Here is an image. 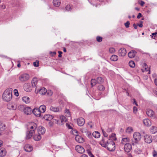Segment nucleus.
<instances>
[{
    "mask_svg": "<svg viewBox=\"0 0 157 157\" xmlns=\"http://www.w3.org/2000/svg\"><path fill=\"white\" fill-rule=\"evenodd\" d=\"M126 50L124 48H121L118 51V54L119 56H124L126 54Z\"/></svg>",
    "mask_w": 157,
    "mask_h": 157,
    "instance_id": "1a4fd4ad",
    "label": "nucleus"
},
{
    "mask_svg": "<svg viewBox=\"0 0 157 157\" xmlns=\"http://www.w3.org/2000/svg\"><path fill=\"white\" fill-rule=\"evenodd\" d=\"M92 135L95 138H99L100 136V133L98 131H95L93 132Z\"/></svg>",
    "mask_w": 157,
    "mask_h": 157,
    "instance_id": "473e14b6",
    "label": "nucleus"
},
{
    "mask_svg": "<svg viewBox=\"0 0 157 157\" xmlns=\"http://www.w3.org/2000/svg\"><path fill=\"white\" fill-rule=\"evenodd\" d=\"M96 39L97 41L98 42H101L102 40V38L99 36H97Z\"/></svg>",
    "mask_w": 157,
    "mask_h": 157,
    "instance_id": "37998d69",
    "label": "nucleus"
},
{
    "mask_svg": "<svg viewBox=\"0 0 157 157\" xmlns=\"http://www.w3.org/2000/svg\"><path fill=\"white\" fill-rule=\"evenodd\" d=\"M104 86L102 85H99L98 87V89L101 91H103L105 90Z\"/></svg>",
    "mask_w": 157,
    "mask_h": 157,
    "instance_id": "a19ab883",
    "label": "nucleus"
},
{
    "mask_svg": "<svg viewBox=\"0 0 157 157\" xmlns=\"http://www.w3.org/2000/svg\"><path fill=\"white\" fill-rule=\"evenodd\" d=\"M6 151L4 148L0 149V157H2L6 155Z\"/></svg>",
    "mask_w": 157,
    "mask_h": 157,
    "instance_id": "a878e982",
    "label": "nucleus"
},
{
    "mask_svg": "<svg viewBox=\"0 0 157 157\" xmlns=\"http://www.w3.org/2000/svg\"><path fill=\"white\" fill-rule=\"evenodd\" d=\"M53 117V116L49 114L45 115L44 117V119L47 121H51Z\"/></svg>",
    "mask_w": 157,
    "mask_h": 157,
    "instance_id": "b1692460",
    "label": "nucleus"
},
{
    "mask_svg": "<svg viewBox=\"0 0 157 157\" xmlns=\"http://www.w3.org/2000/svg\"><path fill=\"white\" fill-rule=\"evenodd\" d=\"M12 89L9 88L6 89L3 93L2 98L5 101H10L12 98Z\"/></svg>",
    "mask_w": 157,
    "mask_h": 157,
    "instance_id": "f257e3e1",
    "label": "nucleus"
},
{
    "mask_svg": "<svg viewBox=\"0 0 157 157\" xmlns=\"http://www.w3.org/2000/svg\"><path fill=\"white\" fill-rule=\"evenodd\" d=\"M8 107L10 110H15L17 109V105L15 104H10L8 105Z\"/></svg>",
    "mask_w": 157,
    "mask_h": 157,
    "instance_id": "412c9836",
    "label": "nucleus"
},
{
    "mask_svg": "<svg viewBox=\"0 0 157 157\" xmlns=\"http://www.w3.org/2000/svg\"><path fill=\"white\" fill-rule=\"evenodd\" d=\"M142 15L141 13H139L138 14L137 16V18L138 19L140 18L141 17H142Z\"/></svg>",
    "mask_w": 157,
    "mask_h": 157,
    "instance_id": "0e129e2a",
    "label": "nucleus"
},
{
    "mask_svg": "<svg viewBox=\"0 0 157 157\" xmlns=\"http://www.w3.org/2000/svg\"><path fill=\"white\" fill-rule=\"evenodd\" d=\"M38 109L40 110L41 113H44L46 111V106L44 105H40Z\"/></svg>",
    "mask_w": 157,
    "mask_h": 157,
    "instance_id": "c756f323",
    "label": "nucleus"
},
{
    "mask_svg": "<svg viewBox=\"0 0 157 157\" xmlns=\"http://www.w3.org/2000/svg\"><path fill=\"white\" fill-rule=\"evenodd\" d=\"M75 150L77 152L81 154L83 153L85 151V149L83 147L80 145H77L75 147Z\"/></svg>",
    "mask_w": 157,
    "mask_h": 157,
    "instance_id": "f8f14e48",
    "label": "nucleus"
},
{
    "mask_svg": "<svg viewBox=\"0 0 157 157\" xmlns=\"http://www.w3.org/2000/svg\"><path fill=\"white\" fill-rule=\"evenodd\" d=\"M49 109L51 111L55 112H59L60 110L59 107H54L53 106H51Z\"/></svg>",
    "mask_w": 157,
    "mask_h": 157,
    "instance_id": "5701e85b",
    "label": "nucleus"
},
{
    "mask_svg": "<svg viewBox=\"0 0 157 157\" xmlns=\"http://www.w3.org/2000/svg\"><path fill=\"white\" fill-rule=\"evenodd\" d=\"M52 92L51 90H48L47 91V94L50 96L52 95Z\"/></svg>",
    "mask_w": 157,
    "mask_h": 157,
    "instance_id": "052dcab7",
    "label": "nucleus"
},
{
    "mask_svg": "<svg viewBox=\"0 0 157 157\" xmlns=\"http://www.w3.org/2000/svg\"><path fill=\"white\" fill-rule=\"evenodd\" d=\"M146 113L147 116L151 119H154L155 118V113L152 109H147L146 110Z\"/></svg>",
    "mask_w": 157,
    "mask_h": 157,
    "instance_id": "39448f33",
    "label": "nucleus"
},
{
    "mask_svg": "<svg viewBox=\"0 0 157 157\" xmlns=\"http://www.w3.org/2000/svg\"><path fill=\"white\" fill-rule=\"evenodd\" d=\"M23 108H24V106L23 105H19L18 106L17 109L19 110H21L23 109H24Z\"/></svg>",
    "mask_w": 157,
    "mask_h": 157,
    "instance_id": "4d7b16f0",
    "label": "nucleus"
},
{
    "mask_svg": "<svg viewBox=\"0 0 157 157\" xmlns=\"http://www.w3.org/2000/svg\"><path fill=\"white\" fill-rule=\"evenodd\" d=\"M109 52L111 53H114L115 52V50L114 48H111L109 49Z\"/></svg>",
    "mask_w": 157,
    "mask_h": 157,
    "instance_id": "a18cd8bd",
    "label": "nucleus"
},
{
    "mask_svg": "<svg viewBox=\"0 0 157 157\" xmlns=\"http://www.w3.org/2000/svg\"><path fill=\"white\" fill-rule=\"evenodd\" d=\"M35 92L39 93L40 94L43 95L47 92V90L44 87H42L40 89H38L36 87V88Z\"/></svg>",
    "mask_w": 157,
    "mask_h": 157,
    "instance_id": "0eeeda50",
    "label": "nucleus"
},
{
    "mask_svg": "<svg viewBox=\"0 0 157 157\" xmlns=\"http://www.w3.org/2000/svg\"><path fill=\"white\" fill-rule=\"evenodd\" d=\"M66 10L67 11H70L71 10V7L70 5H67L65 7Z\"/></svg>",
    "mask_w": 157,
    "mask_h": 157,
    "instance_id": "c03bdc74",
    "label": "nucleus"
},
{
    "mask_svg": "<svg viewBox=\"0 0 157 157\" xmlns=\"http://www.w3.org/2000/svg\"><path fill=\"white\" fill-rule=\"evenodd\" d=\"M96 84V81L95 79H92L91 82V85L92 87L94 86Z\"/></svg>",
    "mask_w": 157,
    "mask_h": 157,
    "instance_id": "ea45409f",
    "label": "nucleus"
},
{
    "mask_svg": "<svg viewBox=\"0 0 157 157\" xmlns=\"http://www.w3.org/2000/svg\"><path fill=\"white\" fill-rule=\"evenodd\" d=\"M102 146L105 147H106L108 150L110 151H113L115 149V143L112 140L107 142V144H102Z\"/></svg>",
    "mask_w": 157,
    "mask_h": 157,
    "instance_id": "f03ea898",
    "label": "nucleus"
},
{
    "mask_svg": "<svg viewBox=\"0 0 157 157\" xmlns=\"http://www.w3.org/2000/svg\"><path fill=\"white\" fill-rule=\"evenodd\" d=\"M34 66L36 67H38L39 65V62L38 61L36 60L33 63Z\"/></svg>",
    "mask_w": 157,
    "mask_h": 157,
    "instance_id": "49530a36",
    "label": "nucleus"
},
{
    "mask_svg": "<svg viewBox=\"0 0 157 157\" xmlns=\"http://www.w3.org/2000/svg\"><path fill=\"white\" fill-rule=\"evenodd\" d=\"M60 120L62 123L61 124H63V123L66 122L67 121V119L63 116H61L60 117Z\"/></svg>",
    "mask_w": 157,
    "mask_h": 157,
    "instance_id": "72a5a7b5",
    "label": "nucleus"
},
{
    "mask_svg": "<svg viewBox=\"0 0 157 157\" xmlns=\"http://www.w3.org/2000/svg\"><path fill=\"white\" fill-rule=\"evenodd\" d=\"M150 132L152 134H155L157 132V128L155 126H152L150 129Z\"/></svg>",
    "mask_w": 157,
    "mask_h": 157,
    "instance_id": "2f4dec72",
    "label": "nucleus"
},
{
    "mask_svg": "<svg viewBox=\"0 0 157 157\" xmlns=\"http://www.w3.org/2000/svg\"><path fill=\"white\" fill-rule=\"evenodd\" d=\"M133 137L135 142L136 143L139 141L141 138L140 134L138 132H134L133 135Z\"/></svg>",
    "mask_w": 157,
    "mask_h": 157,
    "instance_id": "423d86ee",
    "label": "nucleus"
},
{
    "mask_svg": "<svg viewBox=\"0 0 157 157\" xmlns=\"http://www.w3.org/2000/svg\"><path fill=\"white\" fill-rule=\"evenodd\" d=\"M102 132L103 134L105 137H107L108 136L107 134L106 133V132L104 131L103 130H102Z\"/></svg>",
    "mask_w": 157,
    "mask_h": 157,
    "instance_id": "e2e57ef3",
    "label": "nucleus"
},
{
    "mask_svg": "<svg viewBox=\"0 0 157 157\" xmlns=\"http://www.w3.org/2000/svg\"><path fill=\"white\" fill-rule=\"evenodd\" d=\"M81 131L82 132H86L88 131L86 128H82L81 129Z\"/></svg>",
    "mask_w": 157,
    "mask_h": 157,
    "instance_id": "8fccbe9b",
    "label": "nucleus"
},
{
    "mask_svg": "<svg viewBox=\"0 0 157 157\" xmlns=\"http://www.w3.org/2000/svg\"><path fill=\"white\" fill-rule=\"evenodd\" d=\"M86 135L89 138H90L92 137L91 132L87 131L86 133Z\"/></svg>",
    "mask_w": 157,
    "mask_h": 157,
    "instance_id": "09e8293b",
    "label": "nucleus"
},
{
    "mask_svg": "<svg viewBox=\"0 0 157 157\" xmlns=\"http://www.w3.org/2000/svg\"><path fill=\"white\" fill-rule=\"evenodd\" d=\"M138 2L141 6H143L145 4V2L142 1H139Z\"/></svg>",
    "mask_w": 157,
    "mask_h": 157,
    "instance_id": "5fc2aeb1",
    "label": "nucleus"
},
{
    "mask_svg": "<svg viewBox=\"0 0 157 157\" xmlns=\"http://www.w3.org/2000/svg\"><path fill=\"white\" fill-rule=\"evenodd\" d=\"M6 129V126L5 124H0V131L2 132Z\"/></svg>",
    "mask_w": 157,
    "mask_h": 157,
    "instance_id": "c9c22d12",
    "label": "nucleus"
},
{
    "mask_svg": "<svg viewBox=\"0 0 157 157\" xmlns=\"http://www.w3.org/2000/svg\"><path fill=\"white\" fill-rule=\"evenodd\" d=\"M144 140L146 143L150 144L152 141V137L149 135H146L144 136Z\"/></svg>",
    "mask_w": 157,
    "mask_h": 157,
    "instance_id": "6e6552de",
    "label": "nucleus"
},
{
    "mask_svg": "<svg viewBox=\"0 0 157 157\" xmlns=\"http://www.w3.org/2000/svg\"><path fill=\"white\" fill-rule=\"evenodd\" d=\"M118 59V56L115 55H112L110 58V59L113 61H117Z\"/></svg>",
    "mask_w": 157,
    "mask_h": 157,
    "instance_id": "f704fd0d",
    "label": "nucleus"
},
{
    "mask_svg": "<svg viewBox=\"0 0 157 157\" xmlns=\"http://www.w3.org/2000/svg\"><path fill=\"white\" fill-rule=\"evenodd\" d=\"M132 149V146L131 144H128L124 145V150L127 152H129Z\"/></svg>",
    "mask_w": 157,
    "mask_h": 157,
    "instance_id": "4468645a",
    "label": "nucleus"
},
{
    "mask_svg": "<svg viewBox=\"0 0 157 157\" xmlns=\"http://www.w3.org/2000/svg\"><path fill=\"white\" fill-rule=\"evenodd\" d=\"M86 151L87 152L89 156H90V157H94V155L92 154L90 151V149H86Z\"/></svg>",
    "mask_w": 157,
    "mask_h": 157,
    "instance_id": "79ce46f5",
    "label": "nucleus"
},
{
    "mask_svg": "<svg viewBox=\"0 0 157 157\" xmlns=\"http://www.w3.org/2000/svg\"><path fill=\"white\" fill-rule=\"evenodd\" d=\"M85 120L82 117H80L77 119V123L80 126H83L85 124Z\"/></svg>",
    "mask_w": 157,
    "mask_h": 157,
    "instance_id": "ddd939ff",
    "label": "nucleus"
},
{
    "mask_svg": "<svg viewBox=\"0 0 157 157\" xmlns=\"http://www.w3.org/2000/svg\"><path fill=\"white\" fill-rule=\"evenodd\" d=\"M37 128L36 124L34 122L29 123L28 126V130L31 131L32 132H35Z\"/></svg>",
    "mask_w": 157,
    "mask_h": 157,
    "instance_id": "20e7f679",
    "label": "nucleus"
},
{
    "mask_svg": "<svg viewBox=\"0 0 157 157\" xmlns=\"http://www.w3.org/2000/svg\"><path fill=\"white\" fill-rule=\"evenodd\" d=\"M136 52L135 50H132L130 51L128 54V56L132 58H134L136 56Z\"/></svg>",
    "mask_w": 157,
    "mask_h": 157,
    "instance_id": "a211bd4d",
    "label": "nucleus"
},
{
    "mask_svg": "<svg viewBox=\"0 0 157 157\" xmlns=\"http://www.w3.org/2000/svg\"><path fill=\"white\" fill-rule=\"evenodd\" d=\"M32 112L33 113L34 115H35V116L37 117H40L41 113V112L40 111V110L37 108H34Z\"/></svg>",
    "mask_w": 157,
    "mask_h": 157,
    "instance_id": "9b49d317",
    "label": "nucleus"
},
{
    "mask_svg": "<svg viewBox=\"0 0 157 157\" xmlns=\"http://www.w3.org/2000/svg\"><path fill=\"white\" fill-rule=\"evenodd\" d=\"M133 26L134 27V29H136L137 28V26L136 25L135 23H134L133 24Z\"/></svg>",
    "mask_w": 157,
    "mask_h": 157,
    "instance_id": "69168bd1",
    "label": "nucleus"
},
{
    "mask_svg": "<svg viewBox=\"0 0 157 157\" xmlns=\"http://www.w3.org/2000/svg\"><path fill=\"white\" fill-rule=\"evenodd\" d=\"M38 80L36 78H33L32 80V86L33 87H35L36 86Z\"/></svg>",
    "mask_w": 157,
    "mask_h": 157,
    "instance_id": "cd10ccee",
    "label": "nucleus"
},
{
    "mask_svg": "<svg viewBox=\"0 0 157 157\" xmlns=\"http://www.w3.org/2000/svg\"><path fill=\"white\" fill-rule=\"evenodd\" d=\"M140 24H137V25L138 26L140 27L141 28L143 26V21H140Z\"/></svg>",
    "mask_w": 157,
    "mask_h": 157,
    "instance_id": "bf43d9fd",
    "label": "nucleus"
},
{
    "mask_svg": "<svg viewBox=\"0 0 157 157\" xmlns=\"http://www.w3.org/2000/svg\"><path fill=\"white\" fill-rule=\"evenodd\" d=\"M133 113L136 114L138 111V109L136 107L134 106L133 107Z\"/></svg>",
    "mask_w": 157,
    "mask_h": 157,
    "instance_id": "3c124183",
    "label": "nucleus"
},
{
    "mask_svg": "<svg viewBox=\"0 0 157 157\" xmlns=\"http://www.w3.org/2000/svg\"><path fill=\"white\" fill-rule=\"evenodd\" d=\"M143 122L144 125L147 126H150L151 125L150 121L148 119H145L143 120Z\"/></svg>",
    "mask_w": 157,
    "mask_h": 157,
    "instance_id": "aec40b11",
    "label": "nucleus"
},
{
    "mask_svg": "<svg viewBox=\"0 0 157 157\" xmlns=\"http://www.w3.org/2000/svg\"><path fill=\"white\" fill-rule=\"evenodd\" d=\"M154 82L155 84L157 86V79H155Z\"/></svg>",
    "mask_w": 157,
    "mask_h": 157,
    "instance_id": "774afa93",
    "label": "nucleus"
},
{
    "mask_svg": "<svg viewBox=\"0 0 157 157\" xmlns=\"http://www.w3.org/2000/svg\"><path fill=\"white\" fill-rule=\"evenodd\" d=\"M24 149L26 151L30 152L32 151L33 147L30 145H27L25 147Z\"/></svg>",
    "mask_w": 157,
    "mask_h": 157,
    "instance_id": "4be33fe9",
    "label": "nucleus"
},
{
    "mask_svg": "<svg viewBox=\"0 0 157 157\" xmlns=\"http://www.w3.org/2000/svg\"><path fill=\"white\" fill-rule=\"evenodd\" d=\"M75 140L77 142L80 143H82L84 141V139L79 135L75 136Z\"/></svg>",
    "mask_w": 157,
    "mask_h": 157,
    "instance_id": "f3484780",
    "label": "nucleus"
},
{
    "mask_svg": "<svg viewBox=\"0 0 157 157\" xmlns=\"http://www.w3.org/2000/svg\"><path fill=\"white\" fill-rule=\"evenodd\" d=\"M34 133L35 132H32L31 131H29L28 130V131H27L26 132V139H29L31 138Z\"/></svg>",
    "mask_w": 157,
    "mask_h": 157,
    "instance_id": "6ab92c4d",
    "label": "nucleus"
},
{
    "mask_svg": "<svg viewBox=\"0 0 157 157\" xmlns=\"http://www.w3.org/2000/svg\"><path fill=\"white\" fill-rule=\"evenodd\" d=\"M65 115L66 117H70L71 114L69 109H66L65 112Z\"/></svg>",
    "mask_w": 157,
    "mask_h": 157,
    "instance_id": "4c0bfd02",
    "label": "nucleus"
},
{
    "mask_svg": "<svg viewBox=\"0 0 157 157\" xmlns=\"http://www.w3.org/2000/svg\"><path fill=\"white\" fill-rule=\"evenodd\" d=\"M130 25V22L129 21H127V22L124 23V25L126 28H128Z\"/></svg>",
    "mask_w": 157,
    "mask_h": 157,
    "instance_id": "603ef678",
    "label": "nucleus"
},
{
    "mask_svg": "<svg viewBox=\"0 0 157 157\" xmlns=\"http://www.w3.org/2000/svg\"><path fill=\"white\" fill-rule=\"evenodd\" d=\"M128 64L129 66L132 68H134L135 66V63L133 61H130Z\"/></svg>",
    "mask_w": 157,
    "mask_h": 157,
    "instance_id": "e433bc0d",
    "label": "nucleus"
},
{
    "mask_svg": "<svg viewBox=\"0 0 157 157\" xmlns=\"http://www.w3.org/2000/svg\"><path fill=\"white\" fill-rule=\"evenodd\" d=\"M22 101L26 104L29 103L30 100L29 98L27 96H24L22 98Z\"/></svg>",
    "mask_w": 157,
    "mask_h": 157,
    "instance_id": "c85d7f7f",
    "label": "nucleus"
},
{
    "mask_svg": "<svg viewBox=\"0 0 157 157\" xmlns=\"http://www.w3.org/2000/svg\"><path fill=\"white\" fill-rule=\"evenodd\" d=\"M29 76L27 74H24L20 75L19 77V79L22 82H24L28 80Z\"/></svg>",
    "mask_w": 157,
    "mask_h": 157,
    "instance_id": "7ed1b4c3",
    "label": "nucleus"
},
{
    "mask_svg": "<svg viewBox=\"0 0 157 157\" xmlns=\"http://www.w3.org/2000/svg\"><path fill=\"white\" fill-rule=\"evenodd\" d=\"M24 90L28 92H30L31 90V86L29 84L26 83L24 84Z\"/></svg>",
    "mask_w": 157,
    "mask_h": 157,
    "instance_id": "dca6fc26",
    "label": "nucleus"
},
{
    "mask_svg": "<svg viewBox=\"0 0 157 157\" xmlns=\"http://www.w3.org/2000/svg\"><path fill=\"white\" fill-rule=\"evenodd\" d=\"M53 3L54 6L56 7L59 6L61 3L60 0H53Z\"/></svg>",
    "mask_w": 157,
    "mask_h": 157,
    "instance_id": "7c9ffc66",
    "label": "nucleus"
},
{
    "mask_svg": "<svg viewBox=\"0 0 157 157\" xmlns=\"http://www.w3.org/2000/svg\"><path fill=\"white\" fill-rule=\"evenodd\" d=\"M129 142V139L127 137L123 138L121 140V143L122 144L124 145L128 144Z\"/></svg>",
    "mask_w": 157,
    "mask_h": 157,
    "instance_id": "393cba45",
    "label": "nucleus"
},
{
    "mask_svg": "<svg viewBox=\"0 0 157 157\" xmlns=\"http://www.w3.org/2000/svg\"><path fill=\"white\" fill-rule=\"evenodd\" d=\"M13 92L14 94L17 96H18L19 95V93L18 92V90L17 89H15L13 90Z\"/></svg>",
    "mask_w": 157,
    "mask_h": 157,
    "instance_id": "6e6d98bb",
    "label": "nucleus"
},
{
    "mask_svg": "<svg viewBox=\"0 0 157 157\" xmlns=\"http://www.w3.org/2000/svg\"><path fill=\"white\" fill-rule=\"evenodd\" d=\"M0 7L1 9H4L6 8V6L5 5L3 4H2V5H0Z\"/></svg>",
    "mask_w": 157,
    "mask_h": 157,
    "instance_id": "680f3d73",
    "label": "nucleus"
},
{
    "mask_svg": "<svg viewBox=\"0 0 157 157\" xmlns=\"http://www.w3.org/2000/svg\"><path fill=\"white\" fill-rule=\"evenodd\" d=\"M133 131V129L131 127H128L126 129V132L128 133H130Z\"/></svg>",
    "mask_w": 157,
    "mask_h": 157,
    "instance_id": "de8ad7c7",
    "label": "nucleus"
},
{
    "mask_svg": "<svg viewBox=\"0 0 157 157\" xmlns=\"http://www.w3.org/2000/svg\"><path fill=\"white\" fill-rule=\"evenodd\" d=\"M154 93L155 95H157V89L154 90Z\"/></svg>",
    "mask_w": 157,
    "mask_h": 157,
    "instance_id": "338daca9",
    "label": "nucleus"
},
{
    "mask_svg": "<svg viewBox=\"0 0 157 157\" xmlns=\"http://www.w3.org/2000/svg\"><path fill=\"white\" fill-rule=\"evenodd\" d=\"M34 140L36 141H38L40 140L41 138V135L39 134H35L33 136Z\"/></svg>",
    "mask_w": 157,
    "mask_h": 157,
    "instance_id": "bb28decb",
    "label": "nucleus"
},
{
    "mask_svg": "<svg viewBox=\"0 0 157 157\" xmlns=\"http://www.w3.org/2000/svg\"><path fill=\"white\" fill-rule=\"evenodd\" d=\"M152 155L154 157H157V152L155 150H154L152 152Z\"/></svg>",
    "mask_w": 157,
    "mask_h": 157,
    "instance_id": "864d4df0",
    "label": "nucleus"
},
{
    "mask_svg": "<svg viewBox=\"0 0 157 157\" xmlns=\"http://www.w3.org/2000/svg\"><path fill=\"white\" fill-rule=\"evenodd\" d=\"M107 144V143L105 142V140L104 139H102L100 142V144L102 146V144Z\"/></svg>",
    "mask_w": 157,
    "mask_h": 157,
    "instance_id": "13d9d810",
    "label": "nucleus"
},
{
    "mask_svg": "<svg viewBox=\"0 0 157 157\" xmlns=\"http://www.w3.org/2000/svg\"><path fill=\"white\" fill-rule=\"evenodd\" d=\"M97 82L98 83H101L104 82L103 79L101 77H98L97 78Z\"/></svg>",
    "mask_w": 157,
    "mask_h": 157,
    "instance_id": "58836bf2",
    "label": "nucleus"
},
{
    "mask_svg": "<svg viewBox=\"0 0 157 157\" xmlns=\"http://www.w3.org/2000/svg\"><path fill=\"white\" fill-rule=\"evenodd\" d=\"M45 132V128L42 126H40L38 129V133L40 135L44 134Z\"/></svg>",
    "mask_w": 157,
    "mask_h": 157,
    "instance_id": "2eb2a0df",
    "label": "nucleus"
},
{
    "mask_svg": "<svg viewBox=\"0 0 157 157\" xmlns=\"http://www.w3.org/2000/svg\"><path fill=\"white\" fill-rule=\"evenodd\" d=\"M23 111L24 113L26 115H29L31 114L32 112V109L29 107H27L24 108Z\"/></svg>",
    "mask_w": 157,
    "mask_h": 157,
    "instance_id": "9d476101",
    "label": "nucleus"
}]
</instances>
